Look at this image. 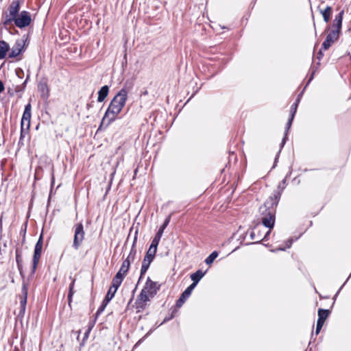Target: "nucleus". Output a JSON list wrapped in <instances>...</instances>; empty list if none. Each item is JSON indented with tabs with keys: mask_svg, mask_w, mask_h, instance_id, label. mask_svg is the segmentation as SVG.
<instances>
[{
	"mask_svg": "<svg viewBox=\"0 0 351 351\" xmlns=\"http://www.w3.org/2000/svg\"><path fill=\"white\" fill-rule=\"evenodd\" d=\"M132 88V85L131 84L125 83L123 88L113 97L102 118L97 130L98 131L107 128L117 119L118 114L125 105L128 94Z\"/></svg>",
	"mask_w": 351,
	"mask_h": 351,
	"instance_id": "1",
	"label": "nucleus"
},
{
	"mask_svg": "<svg viewBox=\"0 0 351 351\" xmlns=\"http://www.w3.org/2000/svg\"><path fill=\"white\" fill-rule=\"evenodd\" d=\"M280 200V194L277 193L273 199H267L259 208L263 225L272 229L275 224L276 207Z\"/></svg>",
	"mask_w": 351,
	"mask_h": 351,
	"instance_id": "2",
	"label": "nucleus"
},
{
	"mask_svg": "<svg viewBox=\"0 0 351 351\" xmlns=\"http://www.w3.org/2000/svg\"><path fill=\"white\" fill-rule=\"evenodd\" d=\"M21 9V3L19 0H14L8 8L7 11H3L1 24L3 28L8 29V26L13 23L19 15Z\"/></svg>",
	"mask_w": 351,
	"mask_h": 351,
	"instance_id": "3",
	"label": "nucleus"
},
{
	"mask_svg": "<svg viewBox=\"0 0 351 351\" xmlns=\"http://www.w3.org/2000/svg\"><path fill=\"white\" fill-rule=\"evenodd\" d=\"M85 236L84 226L82 223H77L74 226V239L73 242V247L77 250L82 245Z\"/></svg>",
	"mask_w": 351,
	"mask_h": 351,
	"instance_id": "4",
	"label": "nucleus"
},
{
	"mask_svg": "<svg viewBox=\"0 0 351 351\" xmlns=\"http://www.w3.org/2000/svg\"><path fill=\"white\" fill-rule=\"evenodd\" d=\"M43 245V236L41 234L36 243L33 255L32 274H34L39 263Z\"/></svg>",
	"mask_w": 351,
	"mask_h": 351,
	"instance_id": "5",
	"label": "nucleus"
},
{
	"mask_svg": "<svg viewBox=\"0 0 351 351\" xmlns=\"http://www.w3.org/2000/svg\"><path fill=\"white\" fill-rule=\"evenodd\" d=\"M156 254V252H154V250H153L150 248H149L148 250L147 251L146 254H145V256L143 258V263H142L141 274H140V277H139L138 280H141V278H143V276L147 272V269L149 267L151 263L154 259Z\"/></svg>",
	"mask_w": 351,
	"mask_h": 351,
	"instance_id": "6",
	"label": "nucleus"
},
{
	"mask_svg": "<svg viewBox=\"0 0 351 351\" xmlns=\"http://www.w3.org/2000/svg\"><path fill=\"white\" fill-rule=\"evenodd\" d=\"M32 21L30 13L27 11L23 10L14 20V23L19 28H24L29 25Z\"/></svg>",
	"mask_w": 351,
	"mask_h": 351,
	"instance_id": "7",
	"label": "nucleus"
},
{
	"mask_svg": "<svg viewBox=\"0 0 351 351\" xmlns=\"http://www.w3.org/2000/svg\"><path fill=\"white\" fill-rule=\"evenodd\" d=\"M31 109L32 106L30 103H28L25 106V110L22 116V119L21 121V127L22 128V133L24 132V127L25 122L27 123L26 130H28L30 127V120H31Z\"/></svg>",
	"mask_w": 351,
	"mask_h": 351,
	"instance_id": "8",
	"label": "nucleus"
},
{
	"mask_svg": "<svg viewBox=\"0 0 351 351\" xmlns=\"http://www.w3.org/2000/svg\"><path fill=\"white\" fill-rule=\"evenodd\" d=\"M25 41L23 40H17L12 47L10 53L8 55L10 58H14L19 56L25 50Z\"/></svg>",
	"mask_w": 351,
	"mask_h": 351,
	"instance_id": "9",
	"label": "nucleus"
},
{
	"mask_svg": "<svg viewBox=\"0 0 351 351\" xmlns=\"http://www.w3.org/2000/svg\"><path fill=\"white\" fill-rule=\"evenodd\" d=\"M160 287V285H158L156 282L152 281L150 278L148 277L143 289L149 293L150 298H153L157 293Z\"/></svg>",
	"mask_w": 351,
	"mask_h": 351,
	"instance_id": "10",
	"label": "nucleus"
},
{
	"mask_svg": "<svg viewBox=\"0 0 351 351\" xmlns=\"http://www.w3.org/2000/svg\"><path fill=\"white\" fill-rule=\"evenodd\" d=\"M339 37V34L337 33V31L331 30L326 36L325 40L323 42L322 48L324 49V50L328 49L332 43L338 40Z\"/></svg>",
	"mask_w": 351,
	"mask_h": 351,
	"instance_id": "11",
	"label": "nucleus"
},
{
	"mask_svg": "<svg viewBox=\"0 0 351 351\" xmlns=\"http://www.w3.org/2000/svg\"><path fill=\"white\" fill-rule=\"evenodd\" d=\"M195 288L191 285H189L181 294L178 300L176 301V306L178 308H180L184 303L186 302V300L189 298L191 295L193 290Z\"/></svg>",
	"mask_w": 351,
	"mask_h": 351,
	"instance_id": "12",
	"label": "nucleus"
},
{
	"mask_svg": "<svg viewBox=\"0 0 351 351\" xmlns=\"http://www.w3.org/2000/svg\"><path fill=\"white\" fill-rule=\"evenodd\" d=\"M343 14L344 10H341L335 16L332 21V27L334 28L332 30L337 31L339 34H340L341 29Z\"/></svg>",
	"mask_w": 351,
	"mask_h": 351,
	"instance_id": "13",
	"label": "nucleus"
},
{
	"mask_svg": "<svg viewBox=\"0 0 351 351\" xmlns=\"http://www.w3.org/2000/svg\"><path fill=\"white\" fill-rule=\"evenodd\" d=\"M125 276L126 275L123 274V273H121V271H118L112 278V285L110 287V288H111V289L117 291Z\"/></svg>",
	"mask_w": 351,
	"mask_h": 351,
	"instance_id": "14",
	"label": "nucleus"
},
{
	"mask_svg": "<svg viewBox=\"0 0 351 351\" xmlns=\"http://www.w3.org/2000/svg\"><path fill=\"white\" fill-rule=\"evenodd\" d=\"M206 273V271H202V270L199 269L196 271L195 273L192 274L191 275V279L193 281V282L190 285L195 288L199 282V280L204 276Z\"/></svg>",
	"mask_w": 351,
	"mask_h": 351,
	"instance_id": "15",
	"label": "nucleus"
},
{
	"mask_svg": "<svg viewBox=\"0 0 351 351\" xmlns=\"http://www.w3.org/2000/svg\"><path fill=\"white\" fill-rule=\"evenodd\" d=\"M21 293L22 296L20 300V306L21 307H26L28 294V284L26 283L25 281L23 282Z\"/></svg>",
	"mask_w": 351,
	"mask_h": 351,
	"instance_id": "16",
	"label": "nucleus"
},
{
	"mask_svg": "<svg viewBox=\"0 0 351 351\" xmlns=\"http://www.w3.org/2000/svg\"><path fill=\"white\" fill-rule=\"evenodd\" d=\"M330 311L328 309L319 308L318 309V319L317 321V324L324 325L325 320L329 316Z\"/></svg>",
	"mask_w": 351,
	"mask_h": 351,
	"instance_id": "17",
	"label": "nucleus"
},
{
	"mask_svg": "<svg viewBox=\"0 0 351 351\" xmlns=\"http://www.w3.org/2000/svg\"><path fill=\"white\" fill-rule=\"evenodd\" d=\"M16 262L17 265L18 270L23 278H24V274L23 271V260L21 256V251L19 249H16Z\"/></svg>",
	"mask_w": 351,
	"mask_h": 351,
	"instance_id": "18",
	"label": "nucleus"
},
{
	"mask_svg": "<svg viewBox=\"0 0 351 351\" xmlns=\"http://www.w3.org/2000/svg\"><path fill=\"white\" fill-rule=\"evenodd\" d=\"M134 261V259L127 256V258L123 261L119 271H121V273H123V274L127 275V274L130 269V264Z\"/></svg>",
	"mask_w": 351,
	"mask_h": 351,
	"instance_id": "19",
	"label": "nucleus"
},
{
	"mask_svg": "<svg viewBox=\"0 0 351 351\" xmlns=\"http://www.w3.org/2000/svg\"><path fill=\"white\" fill-rule=\"evenodd\" d=\"M9 44L4 41L0 40V60L5 58L7 53L10 51Z\"/></svg>",
	"mask_w": 351,
	"mask_h": 351,
	"instance_id": "20",
	"label": "nucleus"
},
{
	"mask_svg": "<svg viewBox=\"0 0 351 351\" xmlns=\"http://www.w3.org/2000/svg\"><path fill=\"white\" fill-rule=\"evenodd\" d=\"M109 87L107 85L103 86L98 92L97 101L102 102L108 96Z\"/></svg>",
	"mask_w": 351,
	"mask_h": 351,
	"instance_id": "21",
	"label": "nucleus"
},
{
	"mask_svg": "<svg viewBox=\"0 0 351 351\" xmlns=\"http://www.w3.org/2000/svg\"><path fill=\"white\" fill-rule=\"evenodd\" d=\"M294 117H295V114H290V117L287 123V129L285 131V136H284V137L282 140V142L280 143V148H282L283 146L285 145V144L286 143V141L287 140V132L292 125V122L294 119Z\"/></svg>",
	"mask_w": 351,
	"mask_h": 351,
	"instance_id": "22",
	"label": "nucleus"
},
{
	"mask_svg": "<svg viewBox=\"0 0 351 351\" xmlns=\"http://www.w3.org/2000/svg\"><path fill=\"white\" fill-rule=\"evenodd\" d=\"M287 186V178H284L278 184V189L276 191H274V193L271 196H270L269 197V199H273L275 197V195L277 193H279L280 194V197H281V194H282V192L283 191V190L285 189Z\"/></svg>",
	"mask_w": 351,
	"mask_h": 351,
	"instance_id": "23",
	"label": "nucleus"
},
{
	"mask_svg": "<svg viewBox=\"0 0 351 351\" xmlns=\"http://www.w3.org/2000/svg\"><path fill=\"white\" fill-rule=\"evenodd\" d=\"M149 298L150 296L149 295V293L143 289L137 297L136 302L146 303L149 301Z\"/></svg>",
	"mask_w": 351,
	"mask_h": 351,
	"instance_id": "24",
	"label": "nucleus"
},
{
	"mask_svg": "<svg viewBox=\"0 0 351 351\" xmlns=\"http://www.w3.org/2000/svg\"><path fill=\"white\" fill-rule=\"evenodd\" d=\"M320 12L322 14L324 21L328 23L330 19L332 8L328 5L324 10H320Z\"/></svg>",
	"mask_w": 351,
	"mask_h": 351,
	"instance_id": "25",
	"label": "nucleus"
},
{
	"mask_svg": "<svg viewBox=\"0 0 351 351\" xmlns=\"http://www.w3.org/2000/svg\"><path fill=\"white\" fill-rule=\"evenodd\" d=\"M170 218H171V216H169V217H167L165 219V220L164 221L162 225L160 227L159 230L156 232V236H157V237H158L159 238L161 239L165 229L167 228V226L169 223Z\"/></svg>",
	"mask_w": 351,
	"mask_h": 351,
	"instance_id": "26",
	"label": "nucleus"
},
{
	"mask_svg": "<svg viewBox=\"0 0 351 351\" xmlns=\"http://www.w3.org/2000/svg\"><path fill=\"white\" fill-rule=\"evenodd\" d=\"M136 240H137V237H136V235H135L130 252L128 256V257L132 258L133 259H135L136 254Z\"/></svg>",
	"mask_w": 351,
	"mask_h": 351,
	"instance_id": "27",
	"label": "nucleus"
},
{
	"mask_svg": "<svg viewBox=\"0 0 351 351\" xmlns=\"http://www.w3.org/2000/svg\"><path fill=\"white\" fill-rule=\"evenodd\" d=\"M219 253L217 251H213L206 259L205 263L207 265H211L215 259L218 256Z\"/></svg>",
	"mask_w": 351,
	"mask_h": 351,
	"instance_id": "28",
	"label": "nucleus"
},
{
	"mask_svg": "<svg viewBox=\"0 0 351 351\" xmlns=\"http://www.w3.org/2000/svg\"><path fill=\"white\" fill-rule=\"evenodd\" d=\"M160 241V238L156 236L154 237V239L152 241L151 245L149 248L154 250V252H157V247L159 244V242Z\"/></svg>",
	"mask_w": 351,
	"mask_h": 351,
	"instance_id": "29",
	"label": "nucleus"
},
{
	"mask_svg": "<svg viewBox=\"0 0 351 351\" xmlns=\"http://www.w3.org/2000/svg\"><path fill=\"white\" fill-rule=\"evenodd\" d=\"M117 291L114 289H111V288H109L108 291L104 299L106 302H108L114 298Z\"/></svg>",
	"mask_w": 351,
	"mask_h": 351,
	"instance_id": "30",
	"label": "nucleus"
},
{
	"mask_svg": "<svg viewBox=\"0 0 351 351\" xmlns=\"http://www.w3.org/2000/svg\"><path fill=\"white\" fill-rule=\"evenodd\" d=\"M38 90L40 92H42L43 93L46 92L48 94L49 88H48V86H47V84L46 82H40L38 85Z\"/></svg>",
	"mask_w": 351,
	"mask_h": 351,
	"instance_id": "31",
	"label": "nucleus"
},
{
	"mask_svg": "<svg viewBox=\"0 0 351 351\" xmlns=\"http://www.w3.org/2000/svg\"><path fill=\"white\" fill-rule=\"evenodd\" d=\"M108 304V302H106L105 300H103L101 304L100 305V306L98 308L96 313H95V317L96 318L103 313V311L105 310L107 304Z\"/></svg>",
	"mask_w": 351,
	"mask_h": 351,
	"instance_id": "32",
	"label": "nucleus"
},
{
	"mask_svg": "<svg viewBox=\"0 0 351 351\" xmlns=\"http://www.w3.org/2000/svg\"><path fill=\"white\" fill-rule=\"evenodd\" d=\"M299 103L300 98H297L295 101L292 104L291 107V114H295Z\"/></svg>",
	"mask_w": 351,
	"mask_h": 351,
	"instance_id": "33",
	"label": "nucleus"
},
{
	"mask_svg": "<svg viewBox=\"0 0 351 351\" xmlns=\"http://www.w3.org/2000/svg\"><path fill=\"white\" fill-rule=\"evenodd\" d=\"M250 238H251L252 240L259 239H261V237L262 236V233L261 232L260 230H258L257 233H256L255 232L252 231L250 233Z\"/></svg>",
	"mask_w": 351,
	"mask_h": 351,
	"instance_id": "34",
	"label": "nucleus"
},
{
	"mask_svg": "<svg viewBox=\"0 0 351 351\" xmlns=\"http://www.w3.org/2000/svg\"><path fill=\"white\" fill-rule=\"evenodd\" d=\"M293 242V239L291 238V239H288L287 241V242H286V247H279L278 249V250L285 251L287 248L291 247Z\"/></svg>",
	"mask_w": 351,
	"mask_h": 351,
	"instance_id": "35",
	"label": "nucleus"
},
{
	"mask_svg": "<svg viewBox=\"0 0 351 351\" xmlns=\"http://www.w3.org/2000/svg\"><path fill=\"white\" fill-rule=\"evenodd\" d=\"M145 303L136 302V313H140L143 311L145 309Z\"/></svg>",
	"mask_w": 351,
	"mask_h": 351,
	"instance_id": "36",
	"label": "nucleus"
},
{
	"mask_svg": "<svg viewBox=\"0 0 351 351\" xmlns=\"http://www.w3.org/2000/svg\"><path fill=\"white\" fill-rule=\"evenodd\" d=\"M271 233V229H269L264 235V237H263V239L254 242V243H252V244H255V243H261V242L262 241H267L268 240V237L269 236Z\"/></svg>",
	"mask_w": 351,
	"mask_h": 351,
	"instance_id": "37",
	"label": "nucleus"
},
{
	"mask_svg": "<svg viewBox=\"0 0 351 351\" xmlns=\"http://www.w3.org/2000/svg\"><path fill=\"white\" fill-rule=\"evenodd\" d=\"M74 284H75V280H73L69 285V293H68V298H72L74 294V291H73Z\"/></svg>",
	"mask_w": 351,
	"mask_h": 351,
	"instance_id": "38",
	"label": "nucleus"
},
{
	"mask_svg": "<svg viewBox=\"0 0 351 351\" xmlns=\"http://www.w3.org/2000/svg\"><path fill=\"white\" fill-rule=\"evenodd\" d=\"M174 313H175V311H173L169 316L166 317L164 319L163 322L160 324V325L164 324V323H166V322L170 321L171 319H173L174 317V316H175Z\"/></svg>",
	"mask_w": 351,
	"mask_h": 351,
	"instance_id": "39",
	"label": "nucleus"
},
{
	"mask_svg": "<svg viewBox=\"0 0 351 351\" xmlns=\"http://www.w3.org/2000/svg\"><path fill=\"white\" fill-rule=\"evenodd\" d=\"M91 330V327H90L84 333V337H83V341H82V343H81V345L84 344V342L86 339H87L88 338V336H89V333H90V331Z\"/></svg>",
	"mask_w": 351,
	"mask_h": 351,
	"instance_id": "40",
	"label": "nucleus"
},
{
	"mask_svg": "<svg viewBox=\"0 0 351 351\" xmlns=\"http://www.w3.org/2000/svg\"><path fill=\"white\" fill-rule=\"evenodd\" d=\"M16 74L19 78H22L23 75V71L21 68L16 69Z\"/></svg>",
	"mask_w": 351,
	"mask_h": 351,
	"instance_id": "41",
	"label": "nucleus"
},
{
	"mask_svg": "<svg viewBox=\"0 0 351 351\" xmlns=\"http://www.w3.org/2000/svg\"><path fill=\"white\" fill-rule=\"evenodd\" d=\"M322 48H321L319 49V51H318L317 53V58L319 60H321V59L323 58L324 56V53H322Z\"/></svg>",
	"mask_w": 351,
	"mask_h": 351,
	"instance_id": "42",
	"label": "nucleus"
},
{
	"mask_svg": "<svg viewBox=\"0 0 351 351\" xmlns=\"http://www.w3.org/2000/svg\"><path fill=\"white\" fill-rule=\"evenodd\" d=\"M322 326H323L322 325H320V324H317V325H316V329H315V335H317L319 333V332H320V330H321V329H322Z\"/></svg>",
	"mask_w": 351,
	"mask_h": 351,
	"instance_id": "43",
	"label": "nucleus"
},
{
	"mask_svg": "<svg viewBox=\"0 0 351 351\" xmlns=\"http://www.w3.org/2000/svg\"><path fill=\"white\" fill-rule=\"evenodd\" d=\"M315 73V70H314V71L312 72V73H311V76H310V77H309V80H308V81L307 82V83H306V86H307L309 84V83L311 82V81L313 79V77H314Z\"/></svg>",
	"mask_w": 351,
	"mask_h": 351,
	"instance_id": "44",
	"label": "nucleus"
},
{
	"mask_svg": "<svg viewBox=\"0 0 351 351\" xmlns=\"http://www.w3.org/2000/svg\"><path fill=\"white\" fill-rule=\"evenodd\" d=\"M29 75H28L27 76L26 80H25L24 81V82L21 85V87H22V88L23 89V90H25V86H26L27 82V81H28V80H29Z\"/></svg>",
	"mask_w": 351,
	"mask_h": 351,
	"instance_id": "45",
	"label": "nucleus"
},
{
	"mask_svg": "<svg viewBox=\"0 0 351 351\" xmlns=\"http://www.w3.org/2000/svg\"><path fill=\"white\" fill-rule=\"evenodd\" d=\"M23 89L22 88L21 85H18L16 86V88H15L16 93H19V92H23Z\"/></svg>",
	"mask_w": 351,
	"mask_h": 351,
	"instance_id": "46",
	"label": "nucleus"
},
{
	"mask_svg": "<svg viewBox=\"0 0 351 351\" xmlns=\"http://www.w3.org/2000/svg\"><path fill=\"white\" fill-rule=\"evenodd\" d=\"M25 308H26V307H21V309H20L19 315H21V316H23V315H24L25 312Z\"/></svg>",
	"mask_w": 351,
	"mask_h": 351,
	"instance_id": "47",
	"label": "nucleus"
},
{
	"mask_svg": "<svg viewBox=\"0 0 351 351\" xmlns=\"http://www.w3.org/2000/svg\"><path fill=\"white\" fill-rule=\"evenodd\" d=\"M5 89L3 82L0 80V93H2Z\"/></svg>",
	"mask_w": 351,
	"mask_h": 351,
	"instance_id": "48",
	"label": "nucleus"
},
{
	"mask_svg": "<svg viewBox=\"0 0 351 351\" xmlns=\"http://www.w3.org/2000/svg\"><path fill=\"white\" fill-rule=\"evenodd\" d=\"M24 134H25V132L23 133H22V128L21 127V135H20L19 143H21L23 138L24 137Z\"/></svg>",
	"mask_w": 351,
	"mask_h": 351,
	"instance_id": "49",
	"label": "nucleus"
},
{
	"mask_svg": "<svg viewBox=\"0 0 351 351\" xmlns=\"http://www.w3.org/2000/svg\"><path fill=\"white\" fill-rule=\"evenodd\" d=\"M198 92V89H197L194 93H193V95L191 96V97L187 100V102L192 98L194 97V95Z\"/></svg>",
	"mask_w": 351,
	"mask_h": 351,
	"instance_id": "50",
	"label": "nucleus"
},
{
	"mask_svg": "<svg viewBox=\"0 0 351 351\" xmlns=\"http://www.w3.org/2000/svg\"><path fill=\"white\" fill-rule=\"evenodd\" d=\"M280 152V150L278 152V154H277V156H276V158H275L274 165H275V164H276V162H277V160H278V156H279Z\"/></svg>",
	"mask_w": 351,
	"mask_h": 351,
	"instance_id": "51",
	"label": "nucleus"
},
{
	"mask_svg": "<svg viewBox=\"0 0 351 351\" xmlns=\"http://www.w3.org/2000/svg\"><path fill=\"white\" fill-rule=\"evenodd\" d=\"M303 92H304V90L298 95L297 98H300V99L302 96Z\"/></svg>",
	"mask_w": 351,
	"mask_h": 351,
	"instance_id": "52",
	"label": "nucleus"
},
{
	"mask_svg": "<svg viewBox=\"0 0 351 351\" xmlns=\"http://www.w3.org/2000/svg\"><path fill=\"white\" fill-rule=\"evenodd\" d=\"M71 302H72V298H68L69 305H71Z\"/></svg>",
	"mask_w": 351,
	"mask_h": 351,
	"instance_id": "53",
	"label": "nucleus"
},
{
	"mask_svg": "<svg viewBox=\"0 0 351 351\" xmlns=\"http://www.w3.org/2000/svg\"><path fill=\"white\" fill-rule=\"evenodd\" d=\"M8 93H9L11 96L14 95V93H13V92H12V90H11L10 88L8 89Z\"/></svg>",
	"mask_w": 351,
	"mask_h": 351,
	"instance_id": "54",
	"label": "nucleus"
},
{
	"mask_svg": "<svg viewBox=\"0 0 351 351\" xmlns=\"http://www.w3.org/2000/svg\"><path fill=\"white\" fill-rule=\"evenodd\" d=\"M340 290H341V288H340V289H339V291L337 292L336 295H335V297H334V299H335V298H336V297H337V295L339 294V293Z\"/></svg>",
	"mask_w": 351,
	"mask_h": 351,
	"instance_id": "55",
	"label": "nucleus"
},
{
	"mask_svg": "<svg viewBox=\"0 0 351 351\" xmlns=\"http://www.w3.org/2000/svg\"><path fill=\"white\" fill-rule=\"evenodd\" d=\"M329 29H330V27H327L326 28V29H325V32H328V31H329Z\"/></svg>",
	"mask_w": 351,
	"mask_h": 351,
	"instance_id": "56",
	"label": "nucleus"
},
{
	"mask_svg": "<svg viewBox=\"0 0 351 351\" xmlns=\"http://www.w3.org/2000/svg\"><path fill=\"white\" fill-rule=\"evenodd\" d=\"M13 351H19L18 348H15Z\"/></svg>",
	"mask_w": 351,
	"mask_h": 351,
	"instance_id": "57",
	"label": "nucleus"
},
{
	"mask_svg": "<svg viewBox=\"0 0 351 351\" xmlns=\"http://www.w3.org/2000/svg\"><path fill=\"white\" fill-rule=\"evenodd\" d=\"M350 277H351V275H349V277H348L347 280H348V279H350Z\"/></svg>",
	"mask_w": 351,
	"mask_h": 351,
	"instance_id": "58",
	"label": "nucleus"
},
{
	"mask_svg": "<svg viewBox=\"0 0 351 351\" xmlns=\"http://www.w3.org/2000/svg\"><path fill=\"white\" fill-rule=\"evenodd\" d=\"M350 277H351V275H349V277H348L347 280H348V279H350Z\"/></svg>",
	"mask_w": 351,
	"mask_h": 351,
	"instance_id": "59",
	"label": "nucleus"
}]
</instances>
